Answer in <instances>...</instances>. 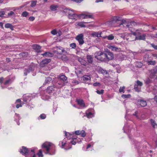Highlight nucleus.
Returning a JSON list of instances; mask_svg holds the SVG:
<instances>
[{
  "instance_id": "f257e3e1",
  "label": "nucleus",
  "mask_w": 157,
  "mask_h": 157,
  "mask_svg": "<svg viewBox=\"0 0 157 157\" xmlns=\"http://www.w3.org/2000/svg\"><path fill=\"white\" fill-rule=\"evenodd\" d=\"M94 57L97 59L102 62H106L105 51H98L94 54Z\"/></svg>"
},
{
  "instance_id": "f03ea898",
  "label": "nucleus",
  "mask_w": 157,
  "mask_h": 157,
  "mask_svg": "<svg viewBox=\"0 0 157 157\" xmlns=\"http://www.w3.org/2000/svg\"><path fill=\"white\" fill-rule=\"evenodd\" d=\"M53 49L54 52L57 54L61 55L62 53L64 52L66 53L64 48L61 46H56Z\"/></svg>"
},
{
  "instance_id": "7ed1b4c3",
  "label": "nucleus",
  "mask_w": 157,
  "mask_h": 157,
  "mask_svg": "<svg viewBox=\"0 0 157 157\" xmlns=\"http://www.w3.org/2000/svg\"><path fill=\"white\" fill-rule=\"evenodd\" d=\"M75 39L78 42L80 45H82L85 43L84 40V36L82 33H80L77 35L75 37Z\"/></svg>"
},
{
  "instance_id": "20e7f679",
  "label": "nucleus",
  "mask_w": 157,
  "mask_h": 157,
  "mask_svg": "<svg viewBox=\"0 0 157 157\" xmlns=\"http://www.w3.org/2000/svg\"><path fill=\"white\" fill-rule=\"evenodd\" d=\"M66 11L68 13V17L70 19L77 20L76 18L78 17V14H75L72 10L69 9H67Z\"/></svg>"
},
{
  "instance_id": "39448f33",
  "label": "nucleus",
  "mask_w": 157,
  "mask_h": 157,
  "mask_svg": "<svg viewBox=\"0 0 157 157\" xmlns=\"http://www.w3.org/2000/svg\"><path fill=\"white\" fill-rule=\"evenodd\" d=\"M122 25L124 27H127L128 28L129 30L130 28H132V27L135 26L137 25V23L134 21L131 22L129 24H127L126 22H123L121 25Z\"/></svg>"
},
{
  "instance_id": "423d86ee",
  "label": "nucleus",
  "mask_w": 157,
  "mask_h": 157,
  "mask_svg": "<svg viewBox=\"0 0 157 157\" xmlns=\"http://www.w3.org/2000/svg\"><path fill=\"white\" fill-rule=\"evenodd\" d=\"M107 47L112 51L117 52H120L121 51V48L117 47L115 45L112 44H109L107 46Z\"/></svg>"
},
{
  "instance_id": "0eeeda50",
  "label": "nucleus",
  "mask_w": 157,
  "mask_h": 157,
  "mask_svg": "<svg viewBox=\"0 0 157 157\" xmlns=\"http://www.w3.org/2000/svg\"><path fill=\"white\" fill-rule=\"evenodd\" d=\"M106 62L112 60L114 58L113 54L109 50L105 51Z\"/></svg>"
},
{
  "instance_id": "6e6552de",
  "label": "nucleus",
  "mask_w": 157,
  "mask_h": 157,
  "mask_svg": "<svg viewBox=\"0 0 157 157\" xmlns=\"http://www.w3.org/2000/svg\"><path fill=\"white\" fill-rule=\"evenodd\" d=\"M51 146V144L47 142L44 143L42 144V148L45 149L47 151V152L45 153V154L51 155L49 152Z\"/></svg>"
},
{
  "instance_id": "1a4fd4ad",
  "label": "nucleus",
  "mask_w": 157,
  "mask_h": 157,
  "mask_svg": "<svg viewBox=\"0 0 157 157\" xmlns=\"http://www.w3.org/2000/svg\"><path fill=\"white\" fill-rule=\"evenodd\" d=\"M149 58V56L148 55H145L144 58V60L147 63L148 65H155L156 64L155 61V60H148V59Z\"/></svg>"
},
{
  "instance_id": "9d476101",
  "label": "nucleus",
  "mask_w": 157,
  "mask_h": 157,
  "mask_svg": "<svg viewBox=\"0 0 157 157\" xmlns=\"http://www.w3.org/2000/svg\"><path fill=\"white\" fill-rule=\"evenodd\" d=\"M137 105L144 107L147 105L146 101L143 99H139L137 100Z\"/></svg>"
},
{
  "instance_id": "9b49d317",
  "label": "nucleus",
  "mask_w": 157,
  "mask_h": 157,
  "mask_svg": "<svg viewBox=\"0 0 157 157\" xmlns=\"http://www.w3.org/2000/svg\"><path fill=\"white\" fill-rule=\"evenodd\" d=\"M29 151L28 149L25 147H22V149L20 150V152L22 155H26L28 153Z\"/></svg>"
},
{
  "instance_id": "f8f14e48",
  "label": "nucleus",
  "mask_w": 157,
  "mask_h": 157,
  "mask_svg": "<svg viewBox=\"0 0 157 157\" xmlns=\"http://www.w3.org/2000/svg\"><path fill=\"white\" fill-rule=\"evenodd\" d=\"M55 91V87L54 86H48L46 89V92L49 94Z\"/></svg>"
},
{
  "instance_id": "ddd939ff",
  "label": "nucleus",
  "mask_w": 157,
  "mask_h": 157,
  "mask_svg": "<svg viewBox=\"0 0 157 157\" xmlns=\"http://www.w3.org/2000/svg\"><path fill=\"white\" fill-rule=\"evenodd\" d=\"M32 98V97L30 95H24L23 97V101L26 102L30 101Z\"/></svg>"
},
{
  "instance_id": "4468645a",
  "label": "nucleus",
  "mask_w": 157,
  "mask_h": 157,
  "mask_svg": "<svg viewBox=\"0 0 157 157\" xmlns=\"http://www.w3.org/2000/svg\"><path fill=\"white\" fill-rule=\"evenodd\" d=\"M75 133L77 135H81L82 137H84L86 136V133L84 130H78L75 131Z\"/></svg>"
},
{
  "instance_id": "2eb2a0df",
  "label": "nucleus",
  "mask_w": 157,
  "mask_h": 157,
  "mask_svg": "<svg viewBox=\"0 0 157 157\" xmlns=\"http://www.w3.org/2000/svg\"><path fill=\"white\" fill-rule=\"evenodd\" d=\"M51 61L50 59H46L42 60L41 63L40 65L42 67H44L45 65L47 64Z\"/></svg>"
},
{
  "instance_id": "dca6fc26",
  "label": "nucleus",
  "mask_w": 157,
  "mask_h": 157,
  "mask_svg": "<svg viewBox=\"0 0 157 157\" xmlns=\"http://www.w3.org/2000/svg\"><path fill=\"white\" fill-rule=\"evenodd\" d=\"M15 104H16V107L17 108H19L22 106L23 104V102L21 101L20 99H17L16 100Z\"/></svg>"
},
{
  "instance_id": "f3484780",
  "label": "nucleus",
  "mask_w": 157,
  "mask_h": 157,
  "mask_svg": "<svg viewBox=\"0 0 157 157\" xmlns=\"http://www.w3.org/2000/svg\"><path fill=\"white\" fill-rule=\"evenodd\" d=\"M146 35L145 34H143L142 35H140L139 36L135 37V40H144L146 39Z\"/></svg>"
},
{
  "instance_id": "a211bd4d",
  "label": "nucleus",
  "mask_w": 157,
  "mask_h": 157,
  "mask_svg": "<svg viewBox=\"0 0 157 157\" xmlns=\"http://www.w3.org/2000/svg\"><path fill=\"white\" fill-rule=\"evenodd\" d=\"M76 101L78 104L81 107H85V103L83 100L81 99H77Z\"/></svg>"
},
{
  "instance_id": "6ab92c4d",
  "label": "nucleus",
  "mask_w": 157,
  "mask_h": 157,
  "mask_svg": "<svg viewBox=\"0 0 157 157\" xmlns=\"http://www.w3.org/2000/svg\"><path fill=\"white\" fill-rule=\"evenodd\" d=\"M101 32H93L91 33V35L93 37H101Z\"/></svg>"
},
{
  "instance_id": "aec40b11",
  "label": "nucleus",
  "mask_w": 157,
  "mask_h": 157,
  "mask_svg": "<svg viewBox=\"0 0 157 157\" xmlns=\"http://www.w3.org/2000/svg\"><path fill=\"white\" fill-rule=\"evenodd\" d=\"M33 70V68L31 67H29L27 68H25L24 70V75L26 76L28 73H29L30 71Z\"/></svg>"
},
{
  "instance_id": "412c9836",
  "label": "nucleus",
  "mask_w": 157,
  "mask_h": 157,
  "mask_svg": "<svg viewBox=\"0 0 157 157\" xmlns=\"http://www.w3.org/2000/svg\"><path fill=\"white\" fill-rule=\"evenodd\" d=\"M87 61L89 63H92L93 62V58L90 55H87L86 56Z\"/></svg>"
},
{
  "instance_id": "4be33fe9",
  "label": "nucleus",
  "mask_w": 157,
  "mask_h": 157,
  "mask_svg": "<svg viewBox=\"0 0 157 157\" xmlns=\"http://www.w3.org/2000/svg\"><path fill=\"white\" fill-rule=\"evenodd\" d=\"M41 55L47 57H52L53 56V54L49 52H46L42 54Z\"/></svg>"
},
{
  "instance_id": "5701e85b",
  "label": "nucleus",
  "mask_w": 157,
  "mask_h": 157,
  "mask_svg": "<svg viewBox=\"0 0 157 157\" xmlns=\"http://www.w3.org/2000/svg\"><path fill=\"white\" fill-rule=\"evenodd\" d=\"M59 78L61 80L64 82L66 81L67 79V78L63 74H61L59 75Z\"/></svg>"
},
{
  "instance_id": "b1692460",
  "label": "nucleus",
  "mask_w": 157,
  "mask_h": 157,
  "mask_svg": "<svg viewBox=\"0 0 157 157\" xmlns=\"http://www.w3.org/2000/svg\"><path fill=\"white\" fill-rule=\"evenodd\" d=\"M150 121L152 127L154 128H155L157 127V124L156 123L155 121L152 119H150Z\"/></svg>"
},
{
  "instance_id": "393cba45",
  "label": "nucleus",
  "mask_w": 157,
  "mask_h": 157,
  "mask_svg": "<svg viewBox=\"0 0 157 157\" xmlns=\"http://www.w3.org/2000/svg\"><path fill=\"white\" fill-rule=\"evenodd\" d=\"M5 27L6 28H10L12 30H13V26L10 23H8L6 24L5 25Z\"/></svg>"
},
{
  "instance_id": "a878e982",
  "label": "nucleus",
  "mask_w": 157,
  "mask_h": 157,
  "mask_svg": "<svg viewBox=\"0 0 157 157\" xmlns=\"http://www.w3.org/2000/svg\"><path fill=\"white\" fill-rule=\"evenodd\" d=\"M103 39L107 38L109 40H112L114 38V36L112 34H111L108 36H105L103 37Z\"/></svg>"
},
{
  "instance_id": "bb28decb",
  "label": "nucleus",
  "mask_w": 157,
  "mask_h": 157,
  "mask_svg": "<svg viewBox=\"0 0 157 157\" xmlns=\"http://www.w3.org/2000/svg\"><path fill=\"white\" fill-rule=\"evenodd\" d=\"M52 80V79L50 77H48L46 78L45 81L44 83L43 84V85H44L46 84L47 83H49L50 81H51Z\"/></svg>"
},
{
  "instance_id": "cd10ccee",
  "label": "nucleus",
  "mask_w": 157,
  "mask_h": 157,
  "mask_svg": "<svg viewBox=\"0 0 157 157\" xmlns=\"http://www.w3.org/2000/svg\"><path fill=\"white\" fill-rule=\"evenodd\" d=\"M89 22H79L78 23V25L79 26L81 27H85L86 25H85V23H87Z\"/></svg>"
},
{
  "instance_id": "c85d7f7f",
  "label": "nucleus",
  "mask_w": 157,
  "mask_h": 157,
  "mask_svg": "<svg viewBox=\"0 0 157 157\" xmlns=\"http://www.w3.org/2000/svg\"><path fill=\"white\" fill-rule=\"evenodd\" d=\"M33 49L36 50H39L41 48L37 44H34L33 45Z\"/></svg>"
},
{
  "instance_id": "c756f323",
  "label": "nucleus",
  "mask_w": 157,
  "mask_h": 157,
  "mask_svg": "<svg viewBox=\"0 0 157 157\" xmlns=\"http://www.w3.org/2000/svg\"><path fill=\"white\" fill-rule=\"evenodd\" d=\"M58 7V6L57 5H52L51 6L50 9L51 10L56 11Z\"/></svg>"
},
{
  "instance_id": "7c9ffc66",
  "label": "nucleus",
  "mask_w": 157,
  "mask_h": 157,
  "mask_svg": "<svg viewBox=\"0 0 157 157\" xmlns=\"http://www.w3.org/2000/svg\"><path fill=\"white\" fill-rule=\"evenodd\" d=\"M86 13H82L79 14H78V17L80 19H86Z\"/></svg>"
},
{
  "instance_id": "2f4dec72",
  "label": "nucleus",
  "mask_w": 157,
  "mask_h": 157,
  "mask_svg": "<svg viewBox=\"0 0 157 157\" xmlns=\"http://www.w3.org/2000/svg\"><path fill=\"white\" fill-rule=\"evenodd\" d=\"M120 20V18L118 17L114 16L112 18V21H113L117 22Z\"/></svg>"
},
{
  "instance_id": "473e14b6",
  "label": "nucleus",
  "mask_w": 157,
  "mask_h": 157,
  "mask_svg": "<svg viewBox=\"0 0 157 157\" xmlns=\"http://www.w3.org/2000/svg\"><path fill=\"white\" fill-rule=\"evenodd\" d=\"M80 62L81 64L85 66H87L88 65V63L83 59H81Z\"/></svg>"
},
{
  "instance_id": "72a5a7b5",
  "label": "nucleus",
  "mask_w": 157,
  "mask_h": 157,
  "mask_svg": "<svg viewBox=\"0 0 157 157\" xmlns=\"http://www.w3.org/2000/svg\"><path fill=\"white\" fill-rule=\"evenodd\" d=\"M66 144V141L65 140H63L62 141L60 142L59 144V145L61 144V147L62 148H64V147Z\"/></svg>"
},
{
  "instance_id": "f704fd0d",
  "label": "nucleus",
  "mask_w": 157,
  "mask_h": 157,
  "mask_svg": "<svg viewBox=\"0 0 157 157\" xmlns=\"http://www.w3.org/2000/svg\"><path fill=\"white\" fill-rule=\"evenodd\" d=\"M83 79L84 81H87L88 80H90L91 78L90 76L88 75H84L83 76Z\"/></svg>"
},
{
  "instance_id": "c9c22d12",
  "label": "nucleus",
  "mask_w": 157,
  "mask_h": 157,
  "mask_svg": "<svg viewBox=\"0 0 157 157\" xmlns=\"http://www.w3.org/2000/svg\"><path fill=\"white\" fill-rule=\"evenodd\" d=\"M134 89L136 91L140 92V90L141 87H140L136 85H135L134 86Z\"/></svg>"
},
{
  "instance_id": "e433bc0d",
  "label": "nucleus",
  "mask_w": 157,
  "mask_h": 157,
  "mask_svg": "<svg viewBox=\"0 0 157 157\" xmlns=\"http://www.w3.org/2000/svg\"><path fill=\"white\" fill-rule=\"evenodd\" d=\"M46 115L44 113H43L40 115L39 116V117L38 118V119H40V118L41 119H44L46 118Z\"/></svg>"
},
{
  "instance_id": "4c0bfd02",
  "label": "nucleus",
  "mask_w": 157,
  "mask_h": 157,
  "mask_svg": "<svg viewBox=\"0 0 157 157\" xmlns=\"http://www.w3.org/2000/svg\"><path fill=\"white\" fill-rule=\"evenodd\" d=\"M143 84L142 82L139 80H137L135 84V85H136L140 87H141L143 85Z\"/></svg>"
},
{
  "instance_id": "58836bf2",
  "label": "nucleus",
  "mask_w": 157,
  "mask_h": 157,
  "mask_svg": "<svg viewBox=\"0 0 157 157\" xmlns=\"http://www.w3.org/2000/svg\"><path fill=\"white\" fill-rule=\"evenodd\" d=\"M63 86V84L62 83H59L58 82L56 84V87L58 88H61Z\"/></svg>"
},
{
  "instance_id": "ea45409f",
  "label": "nucleus",
  "mask_w": 157,
  "mask_h": 157,
  "mask_svg": "<svg viewBox=\"0 0 157 157\" xmlns=\"http://www.w3.org/2000/svg\"><path fill=\"white\" fill-rule=\"evenodd\" d=\"M29 14V13L26 11H24L22 13L21 16L23 17H26Z\"/></svg>"
},
{
  "instance_id": "a19ab883",
  "label": "nucleus",
  "mask_w": 157,
  "mask_h": 157,
  "mask_svg": "<svg viewBox=\"0 0 157 157\" xmlns=\"http://www.w3.org/2000/svg\"><path fill=\"white\" fill-rule=\"evenodd\" d=\"M131 97V95L128 94L127 95L123 94L121 95V97L124 99L129 98Z\"/></svg>"
},
{
  "instance_id": "79ce46f5",
  "label": "nucleus",
  "mask_w": 157,
  "mask_h": 157,
  "mask_svg": "<svg viewBox=\"0 0 157 157\" xmlns=\"http://www.w3.org/2000/svg\"><path fill=\"white\" fill-rule=\"evenodd\" d=\"M86 19L87 18H93V15L91 14H88L86 13Z\"/></svg>"
},
{
  "instance_id": "37998d69",
  "label": "nucleus",
  "mask_w": 157,
  "mask_h": 157,
  "mask_svg": "<svg viewBox=\"0 0 157 157\" xmlns=\"http://www.w3.org/2000/svg\"><path fill=\"white\" fill-rule=\"evenodd\" d=\"M31 152L32 153L30 154L29 153V154H30L31 156L30 157H36V155L35 154V151L34 150H31Z\"/></svg>"
},
{
  "instance_id": "c03bdc74",
  "label": "nucleus",
  "mask_w": 157,
  "mask_h": 157,
  "mask_svg": "<svg viewBox=\"0 0 157 157\" xmlns=\"http://www.w3.org/2000/svg\"><path fill=\"white\" fill-rule=\"evenodd\" d=\"M37 155L39 157H43V155L42 154V150L41 149L39 150V152L37 153Z\"/></svg>"
},
{
  "instance_id": "a18cd8bd",
  "label": "nucleus",
  "mask_w": 157,
  "mask_h": 157,
  "mask_svg": "<svg viewBox=\"0 0 157 157\" xmlns=\"http://www.w3.org/2000/svg\"><path fill=\"white\" fill-rule=\"evenodd\" d=\"M37 1H31V4L30 6L32 7L35 6L36 5Z\"/></svg>"
},
{
  "instance_id": "49530a36",
  "label": "nucleus",
  "mask_w": 157,
  "mask_h": 157,
  "mask_svg": "<svg viewBox=\"0 0 157 157\" xmlns=\"http://www.w3.org/2000/svg\"><path fill=\"white\" fill-rule=\"evenodd\" d=\"M70 46L73 49H75L76 47V44L75 43H72L70 44Z\"/></svg>"
},
{
  "instance_id": "de8ad7c7",
  "label": "nucleus",
  "mask_w": 157,
  "mask_h": 157,
  "mask_svg": "<svg viewBox=\"0 0 157 157\" xmlns=\"http://www.w3.org/2000/svg\"><path fill=\"white\" fill-rule=\"evenodd\" d=\"M104 90L103 89L101 90L100 91L98 90H97L96 92L99 94H102L104 93Z\"/></svg>"
},
{
  "instance_id": "09e8293b",
  "label": "nucleus",
  "mask_w": 157,
  "mask_h": 157,
  "mask_svg": "<svg viewBox=\"0 0 157 157\" xmlns=\"http://www.w3.org/2000/svg\"><path fill=\"white\" fill-rule=\"evenodd\" d=\"M125 88V87L124 86L123 87H121L119 90V91L120 93L123 92V93H124V89Z\"/></svg>"
},
{
  "instance_id": "8fccbe9b",
  "label": "nucleus",
  "mask_w": 157,
  "mask_h": 157,
  "mask_svg": "<svg viewBox=\"0 0 157 157\" xmlns=\"http://www.w3.org/2000/svg\"><path fill=\"white\" fill-rule=\"evenodd\" d=\"M86 115L88 118H90L91 117L92 114L91 112H89L88 113L86 112Z\"/></svg>"
},
{
  "instance_id": "3c124183",
  "label": "nucleus",
  "mask_w": 157,
  "mask_h": 157,
  "mask_svg": "<svg viewBox=\"0 0 157 157\" xmlns=\"http://www.w3.org/2000/svg\"><path fill=\"white\" fill-rule=\"evenodd\" d=\"M8 15L9 16H15V14L13 11H11L8 13Z\"/></svg>"
},
{
  "instance_id": "603ef678",
  "label": "nucleus",
  "mask_w": 157,
  "mask_h": 157,
  "mask_svg": "<svg viewBox=\"0 0 157 157\" xmlns=\"http://www.w3.org/2000/svg\"><path fill=\"white\" fill-rule=\"evenodd\" d=\"M73 140L71 141V143L73 145H75L77 143V138H75L73 139Z\"/></svg>"
},
{
  "instance_id": "864d4df0",
  "label": "nucleus",
  "mask_w": 157,
  "mask_h": 157,
  "mask_svg": "<svg viewBox=\"0 0 157 157\" xmlns=\"http://www.w3.org/2000/svg\"><path fill=\"white\" fill-rule=\"evenodd\" d=\"M51 33L53 35H55L57 34V31L56 29L52 30Z\"/></svg>"
},
{
  "instance_id": "5fc2aeb1",
  "label": "nucleus",
  "mask_w": 157,
  "mask_h": 157,
  "mask_svg": "<svg viewBox=\"0 0 157 157\" xmlns=\"http://www.w3.org/2000/svg\"><path fill=\"white\" fill-rule=\"evenodd\" d=\"M5 14V12L4 11H0V17H3L4 15Z\"/></svg>"
},
{
  "instance_id": "6e6d98bb",
  "label": "nucleus",
  "mask_w": 157,
  "mask_h": 157,
  "mask_svg": "<svg viewBox=\"0 0 157 157\" xmlns=\"http://www.w3.org/2000/svg\"><path fill=\"white\" fill-rule=\"evenodd\" d=\"M151 80L148 78L146 79L145 81V83L147 84H149L150 83H151Z\"/></svg>"
},
{
  "instance_id": "4d7b16f0",
  "label": "nucleus",
  "mask_w": 157,
  "mask_h": 157,
  "mask_svg": "<svg viewBox=\"0 0 157 157\" xmlns=\"http://www.w3.org/2000/svg\"><path fill=\"white\" fill-rule=\"evenodd\" d=\"M21 54L23 57H27L28 55V53L27 52H22L21 53Z\"/></svg>"
},
{
  "instance_id": "13d9d810",
  "label": "nucleus",
  "mask_w": 157,
  "mask_h": 157,
  "mask_svg": "<svg viewBox=\"0 0 157 157\" xmlns=\"http://www.w3.org/2000/svg\"><path fill=\"white\" fill-rule=\"evenodd\" d=\"M15 117L16 119L19 120L20 119V117L18 114L15 113Z\"/></svg>"
},
{
  "instance_id": "bf43d9fd",
  "label": "nucleus",
  "mask_w": 157,
  "mask_h": 157,
  "mask_svg": "<svg viewBox=\"0 0 157 157\" xmlns=\"http://www.w3.org/2000/svg\"><path fill=\"white\" fill-rule=\"evenodd\" d=\"M93 85L94 86H101V84L99 82H96L93 84Z\"/></svg>"
},
{
  "instance_id": "052dcab7",
  "label": "nucleus",
  "mask_w": 157,
  "mask_h": 157,
  "mask_svg": "<svg viewBox=\"0 0 157 157\" xmlns=\"http://www.w3.org/2000/svg\"><path fill=\"white\" fill-rule=\"evenodd\" d=\"M140 144H140V142H137L135 144V146H136V148H138V147H140V146L141 145Z\"/></svg>"
},
{
  "instance_id": "680f3d73",
  "label": "nucleus",
  "mask_w": 157,
  "mask_h": 157,
  "mask_svg": "<svg viewBox=\"0 0 157 157\" xmlns=\"http://www.w3.org/2000/svg\"><path fill=\"white\" fill-rule=\"evenodd\" d=\"M151 46L154 48V49L157 50V45H155L153 44H151Z\"/></svg>"
},
{
  "instance_id": "e2e57ef3",
  "label": "nucleus",
  "mask_w": 157,
  "mask_h": 157,
  "mask_svg": "<svg viewBox=\"0 0 157 157\" xmlns=\"http://www.w3.org/2000/svg\"><path fill=\"white\" fill-rule=\"evenodd\" d=\"M100 71H101V73L103 74H107V73L106 70H101Z\"/></svg>"
},
{
  "instance_id": "0e129e2a",
  "label": "nucleus",
  "mask_w": 157,
  "mask_h": 157,
  "mask_svg": "<svg viewBox=\"0 0 157 157\" xmlns=\"http://www.w3.org/2000/svg\"><path fill=\"white\" fill-rule=\"evenodd\" d=\"M34 19H35V17L33 16L30 17L29 19V20L31 21H34Z\"/></svg>"
},
{
  "instance_id": "69168bd1",
  "label": "nucleus",
  "mask_w": 157,
  "mask_h": 157,
  "mask_svg": "<svg viewBox=\"0 0 157 157\" xmlns=\"http://www.w3.org/2000/svg\"><path fill=\"white\" fill-rule=\"evenodd\" d=\"M138 112L137 111H136L133 114V115L135 116L136 117L138 118V117L137 115Z\"/></svg>"
},
{
  "instance_id": "338daca9",
  "label": "nucleus",
  "mask_w": 157,
  "mask_h": 157,
  "mask_svg": "<svg viewBox=\"0 0 157 157\" xmlns=\"http://www.w3.org/2000/svg\"><path fill=\"white\" fill-rule=\"evenodd\" d=\"M73 1L76 2L80 3L83 0H73Z\"/></svg>"
},
{
  "instance_id": "774afa93",
  "label": "nucleus",
  "mask_w": 157,
  "mask_h": 157,
  "mask_svg": "<svg viewBox=\"0 0 157 157\" xmlns=\"http://www.w3.org/2000/svg\"><path fill=\"white\" fill-rule=\"evenodd\" d=\"M10 79H8V80H7L6 81L4 82V84L5 85H7V84H8V83L10 82Z\"/></svg>"
}]
</instances>
